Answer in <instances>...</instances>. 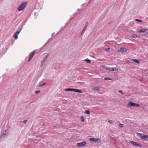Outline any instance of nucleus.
I'll use <instances>...</instances> for the list:
<instances>
[{"label":"nucleus","mask_w":148,"mask_h":148,"mask_svg":"<svg viewBox=\"0 0 148 148\" xmlns=\"http://www.w3.org/2000/svg\"><path fill=\"white\" fill-rule=\"evenodd\" d=\"M86 28H87V27H86L85 26L84 27L83 29L82 32L81 33V35L80 36H81L84 33L86 29Z\"/></svg>","instance_id":"11"},{"label":"nucleus","mask_w":148,"mask_h":148,"mask_svg":"<svg viewBox=\"0 0 148 148\" xmlns=\"http://www.w3.org/2000/svg\"><path fill=\"white\" fill-rule=\"evenodd\" d=\"M81 120L82 122H83L84 121V117L82 116L81 117Z\"/></svg>","instance_id":"23"},{"label":"nucleus","mask_w":148,"mask_h":148,"mask_svg":"<svg viewBox=\"0 0 148 148\" xmlns=\"http://www.w3.org/2000/svg\"><path fill=\"white\" fill-rule=\"evenodd\" d=\"M145 33L148 34V29H145Z\"/></svg>","instance_id":"35"},{"label":"nucleus","mask_w":148,"mask_h":148,"mask_svg":"<svg viewBox=\"0 0 148 148\" xmlns=\"http://www.w3.org/2000/svg\"><path fill=\"white\" fill-rule=\"evenodd\" d=\"M27 2L23 1L22 2L18 7L17 10L18 11H21L23 10L25 8Z\"/></svg>","instance_id":"1"},{"label":"nucleus","mask_w":148,"mask_h":148,"mask_svg":"<svg viewBox=\"0 0 148 148\" xmlns=\"http://www.w3.org/2000/svg\"><path fill=\"white\" fill-rule=\"evenodd\" d=\"M137 36L135 34H133L132 35V37H133L134 38H136L137 37Z\"/></svg>","instance_id":"28"},{"label":"nucleus","mask_w":148,"mask_h":148,"mask_svg":"<svg viewBox=\"0 0 148 148\" xmlns=\"http://www.w3.org/2000/svg\"><path fill=\"white\" fill-rule=\"evenodd\" d=\"M40 92V90H36L35 91L36 94H38Z\"/></svg>","instance_id":"27"},{"label":"nucleus","mask_w":148,"mask_h":148,"mask_svg":"<svg viewBox=\"0 0 148 148\" xmlns=\"http://www.w3.org/2000/svg\"><path fill=\"white\" fill-rule=\"evenodd\" d=\"M48 56H49L48 54L46 55L45 57L43 59L46 60Z\"/></svg>","instance_id":"29"},{"label":"nucleus","mask_w":148,"mask_h":148,"mask_svg":"<svg viewBox=\"0 0 148 148\" xmlns=\"http://www.w3.org/2000/svg\"><path fill=\"white\" fill-rule=\"evenodd\" d=\"M132 60L134 62L137 64H139L140 62V61L139 60L136 59H132Z\"/></svg>","instance_id":"10"},{"label":"nucleus","mask_w":148,"mask_h":148,"mask_svg":"<svg viewBox=\"0 0 148 148\" xmlns=\"http://www.w3.org/2000/svg\"><path fill=\"white\" fill-rule=\"evenodd\" d=\"M73 91L75 92H78L79 93H82V92L81 90H79L78 89H75L73 88Z\"/></svg>","instance_id":"9"},{"label":"nucleus","mask_w":148,"mask_h":148,"mask_svg":"<svg viewBox=\"0 0 148 148\" xmlns=\"http://www.w3.org/2000/svg\"><path fill=\"white\" fill-rule=\"evenodd\" d=\"M88 22H86V24H85V25L84 26H85V27H87V26H88Z\"/></svg>","instance_id":"33"},{"label":"nucleus","mask_w":148,"mask_h":148,"mask_svg":"<svg viewBox=\"0 0 148 148\" xmlns=\"http://www.w3.org/2000/svg\"><path fill=\"white\" fill-rule=\"evenodd\" d=\"M131 143L133 145L139 147H141V145L138 143L134 141H131Z\"/></svg>","instance_id":"7"},{"label":"nucleus","mask_w":148,"mask_h":148,"mask_svg":"<svg viewBox=\"0 0 148 148\" xmlns=\"http://www.w3.org/2000/svg\"><path fill=\"white\" fill-rule=\"evenodd\" d=\"M118 70V69L116 67H112L111 68V71H117Z\"/></svg>","instance_id":"13"},{"label":"nucleus","mask_w":148,"mask_h":148,"mask_svg":"<svg viewBox=\"0 0 148 148\" xmlns=\"http://www.w3.org/2000/svg\"><path fill=\"white\" fill-rule=\"evenodd\" d=\"M110 49V47H109V48H106L105 49V50H106L107 51H108Z\"/></svg>","instance_id":"36"},{"label":"nucleus","mask_w":148,"mask_h":148,"mask_svg":"<svg viewBox=\"0 0 148 148\" xmlns=\"http://www.w3.org/2000/svg\"><path fill=\"white\" fill-rule=\"evenodd\" d=\"M98 142L99 143H100L101 142V140L99 138H96L95 139V142Z\"/></svg>","instance_id":"14"},{"label":"nucleus","mask_w":148,"mask_h":148,"mask_svg":"<svg viewBox=\"0 0 148 148\" xmlns=\"http://www.w3.org/2000/svg\"><path fill=\"white\" fill-rule=\"evenodd\" d=\"M73 17H71V19H72Z\"/></svg>","instance_id":"42"},{"label":"nucleus","mask_w":148,"mask_h":148,"mask_svg":"<svg viewBox=\"0 0 148 148\" xmlns=\"http://www.w3.org/2000/svg\"><path fill=\"white\" fill-rule=\"evenodd\" d=\"M85 113L87 114H90V112L88 110H86L85 111Z\"/></svg>","instance_id":"19"},{"label":"nucleus","mask_w":148,"mask_h":148,"mask_svg":"<svg viewBox=\"0 0 148 148\" xmlns=\"http://www.w3.org/2000/svg\"><path fill=\"white\" fill-rule=\"evenodd\" d=\"M14 38H15L16 39H17L18 38V35H17L16 34H15L14 35Z\"/></svg>","instance_id":"25"},{"label":"nucleus","mask_w":148,"mask_h":148,"mask_svg":"<svg viewBox=\"0 0 148 148\" xmlns=\"http://www.w3.org/2000/svg\"><path fill=\"white\" fill-rule=\"evenodd\" d=\"M36 51H37V50H34L33 51H32V52H31L30 53V56H29V58L28 60H27V62H29L31 61V60L33 58L34 56V55L35 54V53L36 52Z\"/></svg>","instance_id":"3"},{"label":"nucleus","mask_w":148,"mask_h":148,"mask_svg":"<svg viewBox=\"0 0 148 148\" xmlns=\"http://www.w3.org/2000/svg\"><path fill=\"white\" fill-rule=\"evenodd\" d=\"M128 107L131 106H136V107H138L140 106L139 104L138 103H136L133 102H130L128 104Z\"/></svg>","instance_id":"5"},{"label":"nucleus","mask_w":148,"mask_h":148,"mask_svg":"<svg viewBox=\"0 0 148 148\" xmlns=\"http://www.w3.org/2000/svg\"><path fill=\"white\" fill-rule=\"evenodd\" d=\"M86 143V141H82L81 143H77V146L78 147H81L85 145Z\"/></svg>","instance_id":"6"},{"label":"nucleus","mask_w":148,"mask_h":148,"mask_svg":"<svg viewBox=\"0 0 148 148\" xmlns=\"http://www.w3.org/2000/svg\"><path fill=\"white\" fill-rule=\"evenodd\" d=\"M89 140L93 142H95V138H89Z\"/></svg>","instance_id":"15"},{"label":"nucleus","mask_w":148,"mask_h":148,"mask_svg":"<svg viewBox=\"0 0 148 148\" xmlns=\"http://www.w3.org/2000/svg\"><path fill=\"white\" fill-rule=\"evenodd\" d=\"M118 92L121 93L122 95H124V93L122 92V91L121 90H120L118 91Z\"/></svg>","instance_id":"30"},{"label":"nucleus","mask_w":148,"mask_h":148,"mask_svg":"<svg viewBox=\"0 0 148 148\" xmlns=\"http://www.w3.org/2000/svg\"><path fill=\"white\" fill-rule=\"evenodd\" d=\"M9 135V130L7 129L4 130L2 134L0 136V138L2 139L5 137V136H8Z\"/></svg>","instance_id":"2"},{"label":"nucleus","mask_w":148,"mask_h":148,"mask_svg":"<svg viewBox=\"0 0 148 148\" xmlns=\"http://www.w3.org/2000/svg\"><path fill=\"white\" fill-rule=\"evenodd\" d=\"M108 122L110 123H113V122L112 120H109L108 121Z\"/></svg>","instance_id":"32"},{"label":"nucleus","mask_w":148,"mask_h":148,"mask_svg":"<svg viewBox=\"0 0 148 148\" xmlns=\"http://www.w3.org/2000/svg\"><path fill=\"white\" fill-rule=\"evenodd\" d=\"M22 29H19V31H16V33H15V34H16L17 35H18L19 33H20Z\"/></svg>","instance_id":"21"},{"label":"nucleus","mask_w":148,"mask_h":148,"mask_svg":"<svg viewBox=\"0 0 148 148\" xmlns=\"http://www.w3.org/2000/svg\"><path fill=\"white\" fill-rule=\"evenodd\" d=\"M102 67L103 68H105L107 70L111 71V68L108 67H107L105 66H102Z\"/></svg>","instance_id":"12"},{"label":"nucleus","mask_w":148,"mask_h":148,"mask_svg":"<svg viewBox=\"0 0 148 148\" xmlns=\"http://www.w3.org/2000/svg\"><path fill=\"white\" fill-rule=\"evenodd\" d=\"M84 61L88 63H90L91 62V60L89 59H86Z\"/></svg>","instance_id":"20"},{"label":"nucleus","mask_w":148,"mask_h":148,"mask_svg":"<svg viewBox=\"0 0 148 148\" xmlns=\"http://www.w3.org/2000/svg\"><path fill=\"white\" fill-rule=\"evenodd\" d=\"M104 79L105 80H112V79L110 78H108V77H105V78H104Z\"/></svg>","instance_id":"26"},{"label":"nucleus","mask_w":148,"mask_h":148,"mask_svg":"<svg viewBox=\"0 0 148 148\" xmlns=\"http://www.w3.org/2000/svg\"><path fill=\"white\" fill-rule=\"evenodd\" d=\"M145 29H140V30L138 32H140V33H145Z\"/></svg>","instance_id":"16"},{"label":"nucleus","mask_w":148,"mask_h":148,"mask_svg":"<svg viewBox=\"0 0 148 148\" xmlns=\"http://www.w3.org/2000/svg\"><path fill=\"white\" fill-rule=\"evenodd\" d=\"M45 84H46V83H43V84H41L39 86L40 87H41V86H44V85H45Z\"/></svg>","instance_id":"34"},{"label":"nucleus","mask_w":148,"mask_h":148,"mask_svg":"<svg viewBox=\"0 0 148 148\" xmlns=\"http://www.w3.org/2000/svg\"><path fill=\"white\" fill-rule=\"evenodd\" d=\"M45 60L44 59H43V60H42L41 61V65L40 67H42L43 66Z\"/></svg>","instance_id":"18"},{"label":"nucleus","mask_w":148,"mask_h":148,"mask_svg":"<svg viewBox=\"0 0 148 148\" xmlns=\"http://www.w3.org/2000/svg\"><path fill=\"white\" fill-rule=\"evenodd\" d=\"M123 125L122 124L120 123L119 124V126L121 127H123Z\"/></svg>","instance_id":"31"},{"label":"nucleus","mask_w":148,"mask_h":148,"mask_svg":"<svg viewBox=\"0 0 148 148\" xmlns=\"http://www.w3.org/2000/svg\"><path fill=\"white\" fill-rule=\"evenodd\" d=\"M27 121V120H26L23 121V122L25 124L26 123Z\"/></svg>","instance_id":"37"},{"label":"nucleus","mask_w":148,"mask_h":148,"mask_svg":"<svg viewBox=\"0 0 148 148\" xmlns=\"http://www.w3.org/2000/svg\"><path fill=\"white\" fill-rule=\"evenodd\" d=\"M79 10H79V9H78L77 10V11Z\"/></svg>","instance_id":"41"},{"label":"nucleus","mask_w":148,"mask_h":148,"mask_svg":"<svg viewBox=\"0 0 148 148\" xmlns=\"http://www.w3.org/2000/svg\"><path fill=\"white\" fill-rule=\"evenodd\" d=\"M49 40H50V38H49Z\"/></svg>","instance_id":"43"},{"label":"nucleus","mask_w":148,"mask_h":148,"mask_svg":"<svg viewBox=\"0 0 148 148\" xmlns=\"http://www.w3.org/2000/svg\"><path fill=\"white\" fill-rule=\"evenodd\" d=\"M77 12L74 13L73 14V16H74L75 15H77Z\"/></svg>","instance_id":"38"},{"label":"nucleus","mask_w":148,"mask_h":148,"mask_svg":"<svg viewBox=\"0 0 148 148\" xmlns=\"http://www.w3.org/2000/svg\"><path fill=\"white\" fill-rule=\"evenodd\" d=\"M127 51V49L126 48L122 47H121L120 49V51L121 52H126Z\"/></svg>","instance_id":"8"},{"label":"nucleus","mask_w":148,"mask_h":148,"mask_svg":"<svg viewBox=\"0 0 148 148\" xmlns=\"http://www.w3.org/2000/svg\"><path fill=\"white\" fill-rule=\"evenodd\" d=\"M135 21L137 22H142V21L141 20L138 19H135Z\"/></svg>","instance_id":"24"},{"label":"nucleus","mask_w":148,"mask_h":148,"mask_svg":"<svg viewBox=\"0 0 148 148\" xmlns=\"http://www.w3.org/2000/svg\"><path fill=\"white\" fill-rule=\"evenodd\" d=\"M112 21H111L110 22H109L108 23V25H109L111 23H112Z\"/></svg>","instance_id":"39"},{"label":"nucleus","mask_w":148,"mask_h":148,"mask_svg":"<svg viewBox=\"0 0 148 148\" xmlns=\"http://www.w3.org/2000/svg\"><path fill=\"white\" fill-rule=\"evenodd\" d=\"M65 91H73V88H67L64 90Z\"/></svg>","instance_id":"17"},{"label":"nucleus","mask_w":148,"mask_h":148,"mask_svg":"<svg viewBox=\"0 0 148 148\" xmlns=\"http://www.w3.org/2000/svg\"><path fill=\"white\" fill-rule=\"evenodd\" d=\"M137 135L139 137L143 139H148V135H145L143 134L137 133Z\"/></svg>","instance_id":"4"},{"label":"nucleus","mask_w":148,"mask_h":148,"mask_svg":"<svg viewBox=\"0 0 148 148\" xmlns=\"http://www.w3.org/2000/svg\"><path fill=\"white\" fill-rule=\"evenodd\" d=\"M54 34V33H53V34H52V36H53V35Z\"/></svg>","instance_id":"40"},{"label":"nucleus","mask_w":148,"mask_h":148,"mask_svg":"<svg viewBox=\"0 0 148 148\" xmlns=\"http://www.w3.org/2000/svg\"><path fill=\"white\" fill-rule=\"evenodd\" d=\"M94 90L96 91H99V88L98 87H96L94 88Z\"/></svg>","instance_id":"22"}]
</instances>
